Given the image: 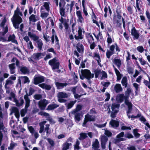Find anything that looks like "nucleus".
Listing matches in <instances>:
<instances>
[{"mask_svg":"<svg viewBox=\"0 0 150 150\" xmlns=\"http://www.w3.org/2000/svg\"><path fill=\"white\" fill-rule=\"evenodd\" d=\"M22 13L17 8L14 11V14L11 20L13 26L16 29H18L19 24L22 22L23 20L21 17L22 16Z\"/></svg>","mask_w":150,"mask_h":150,"instance_id":"f257e3e1","label":"nucleus"},{"mask_svg":"<svg viewBox=\"0 0 150 150\" xmlns=\"http://www.w3.org/2000/svg\"><path fill=\"white\" fill-rule=\"evenodd\" d=\"M28 36L35 42L34 43V45L38 48V50L39 51L42 50L43 43L42 40L39 39V37L31 31L28 32Z\"/></svg>","mask_w":150,"mask_h":150,"instance_id":"f03ea898","label":"nucleus"},{"mask_svg":"<svg viewBox=\"0 0 150 150\" xmlns=\"http://www.w3.org/2000/svg\"><path fill=\"white\" fill-rule=\"evenodd\" d=\"M81 72V74H80V78L82 80L86 78L87 79L88 82L91 83V81L90 79L93 77L94 74H92L90 71L88 69L82 70Z\"/></svg>","mask_w":150,"mask_h":150,"instance_id":"7ed1b4c3","label":"nucleus"},{"mask_svg":"<svg viewBox=\"0 0 150 150\" xmlns=\"http://www.w3.org/2000/svg\"><path fill=\"white\" fill-rule=\"evenodd\" d=\"M71 91L75 98L76 99L80 98L81 96L86 94V93H84V90L81 87H79L78 88L74 87Z\"/></svg>","mask_w":150,"mask_h":150,"instance_id":"20e7f679","label":"nucleus"},{"mask_svg":"<svg viewBox=\"0 0 150 150\" xmlns=\"http://www.w3.org/2000/svg\"><path fill=\"white\" fill-rule=\"evenodd\" d=\"M116 100L117 101L120 103L123 102L124 100H125V103L127 106L130 105H131L132 104V103L129 101L127 97H126L123 94H118L117 96Z\"/></svg>","mask_w":150,"mask_h":150,"instance_id":"39448f33","label":"nucleus"},{"mask_svg":"<svg viewBox=\"0 0 150 150\" xmlns=\"http://www.w3.org/2000/svg\"><path fill=\"white\" fill-rule=\"evenodd\" d=\"M11 96L8 97L9 100L14 101L16 103V105L19 107L21 106L24 103V100L22 98H21L19 100H17L15 98V95L13 92L10 93Z\"/></svg>","mask_w":150,"mask_h":150,"instance_id":"423d86ee","label":"nucleus"},{"mask_svg":"<svg viewBox=\"0 0 150 150\" xmlns=\"http://www.w3.org/2000/svg\"><path fill=\"white\" fill-rule=\"evenodd\" d=\"M48 63L52 67V70L58 69L59 68V62L56 58L49 60Z\"/></svg>","mask_w":150,"mask_h":150,"instance_id":"0eeeda50","label":"nucleus"},{"mask_svg":"<svg viewBox=\"0 0 150 150\" xmlns=\"http://www.w3.org/2000/svg\"><path fill=\"white\" fill-rule=\"evenodd\" d=\"M69 95V93H67L64 92L58 93L57 94L58 101L60 103H65L66 100L64 98H67Z\"/></svg>","mask_w":150,"mask_h":150,"instance_id":"6e6552de","label":"nucleus"},{"mask_svg":"<svg viewBox=\"0 0 150 150\" xmlns=\"http://www.w3.org/2000/svg\"><path fill=\"white\" fill-rule=\"evenodd\" d=\"M49 103L48 101L45 99L41 100L38 103L39 108L41 110H44Z\"/></svg>","mask_w":150,"mask_h":150,"instance_id":"1a4fd4ad","label":"nucleus"},{"mask_svg":"<svg viewBox=\"0 0 150 150\" xmlns=\"http://www.w3.org/2000/svg\"><path fill=\"white\" fill-rule=\"evenodd\" d=\"M95 120V117L91 115L88 114L86 115L85 116L84 122L83 124V126H85L88 122L93 121Z\"/></svg>","mask_w":150,"mask_h":150,"instance_id":"9d476101","label":"nucleus"},{"mask_svg":"<svg viewBox=\"0 0 150 150\" xmlns=\"http://www.w3.org/2000/svg\"><path fill=\"white\" fill-rule=\"evenodd\" d=\"M71 113L75 115V120L77 122H79L81 120V113L76 110H73L71 112Z\"/></svg>","mask_w":150,"mask_h":150,"instance_id":"9b49d317","label":"nucleus"},{"mask_svg":"<svg viewBox=\"0 0 150 150\" xmlns=\"http://www.w3.org/2000/svg\"><path fill=\"white\" fill-rule=\"evenodd\" d=\"M76 15L77 17V21L78 23L82 24L84 22V19L82 16L81 12L80 11H77Z\"/></svg>","mask_w":150,"mask_h":150,"instance_id":"f8f14e48","label":"nucleus"},{"mask_svg":"<svg viewBox=\"0 0 150 150\" xmlns=\"http://www.w3.org/2000/svg\"><path fill=\"white\" fill-rule=\"evenodd\" d=\"M49 4V2L43 3V5L40 7V11H45V10L47 12H49L50 10Z\"/></svg>","mask_w":150,"mask_h":150,"instance_id":"ddd939ff","label":"nucleus"},{"mask_svg":"<svg viewBox=\"0 0 150 150\" xmlns=\"http://www.w3.org/2000/svg\"><path fill=\"white\" fill-rule=\"evenodd\" d=\"M93 58H95L97 61V63L99 66L101 67L102 65L101 64L100 62H101L100 57L98 52H95L93 53Z\"/></svg>","mask_w":150,"mask_h":150,"instance_id":"4468645a","label":"nucleus"},{"mask_svg":"<svg viewBox=\"0 0 150 150\" xmlns=\"http://www.w3.org/2000/svg\"><path fill=\"white\" fill-rule=\"evenodd\" d=\"M59 5L60 8V14L62 16H64L65 15L64 10L66 9V8H64L65 2L63 1L60 2Z\"/></svg>","mask_w":150,"mask_h":150,"instance_id":"2eb2a0df","label":"nucleus"},{"mask_svg":"<svg viewBox=\"0 0 150 150\" xmlns=\"http://www.w3.org/2000/svg\"><path fill=\"white\" fill-rule=\"evenodd\" d=\"M44 80V78L42 76H37L34 79V83L37 84L38 83L43 82Z\"/></svg>","mask_w":150,"mask_h":150,"instance_id":"dca6fc26","label":"nucleus"},{"mask_svg":"<svg viewBox=\"0 0 150 150\" xmlns=\"http://www.w3.org/2000/svg\"><path fill=\"white\" fill-rule=\"evenodd\" d=\"M100 139L102 148L104 149L105 147L106 143L108 140V138L105 135H102L100 137Z\"/></svg>","mask_w":150,"mask_h":150,"instance_id":"f3484780","label":"nucleus"},{"mask_svg":"<svg viewBox=\"0 0 150 150\" xmlns=\"http://www.w3.org/2000/svg\"><path fill=\"white\" fill-rule=\"evenodd\" d=\"M113 67L117 76L116 81H119L121 79L122 75L120 74L119 71L114 65H113Z\"/></svg>","mask_w":150,"mask_h":150,"instance_id":"a211bd4d","label":"nucleus"},{"mask_svg":"<svg viewBox=\"0 0 150 150\" xmlns=\"http://www.w3.org/2000/svg\"><path fill=\"white\" fill-rule=\"evenodd\" d=\"M76 47L78 52L80 53H82L84 50L83 45L81 43L79 42L76 44Z\"/></svg>","mask_w":150,"mask_h":150,"instance_id":"6ab92c4d","label":"nucleus"},{"mask_svg":"<svg viewBox=\"0 0 150 150\" xmlns=\"http://www.w3.org/2000/svg\"><path fill=\"white\" fill-rule=\"evenodd\" d=\"M114 91L116 93H119L123 91V88L120 84L116 83L114 86Z\"/></svg>","mask_w":150,"mask_h":150,"instance_id":"aec40b11","label":"nucleus"},{"mask_svg":"<svg viewBox=\"0 0 150 150\" xmlns=\"http://www.w3.org/2000/svg\"><path fill=\"white\" fill-rule=\"evenodd\" d=\"M30 23H34L39 20V17L37 16L32 14L29 18Z\"/></svg>","mask_w":150,"mask_h":150,"instance_id":"412c9836","label":"nucleus"},{"mask_svg":"<svg viewBox=\"0 0 150 150\" xmlns=\"http://www.w3.org/2000/svg\"><path fill=\"white\" fill-rule=\"evenodd\" d=\"M131 33L132 35L134 36L135 39H138L139 35L134 27H133L132 28Z\"/></svg>","mask_w":150,"mask_h":150,"instance_id":"4be33fe9","label":"nucleus"},{"mask_svg":"<svg viewBox=\"0 0 150 150\" xmlns=\"http://www.w3.org/2000/svg\"><path fill=\"white\" fill-rule=\"evenodd\" d=\"M24 98L25 102V108L26 109H27L30 106V100L28 97L27 93L24 96Z\"/></svg>","mask_w":150,"mask_h":150,"instance_id":"5701e85b","label":"nucleus"},{"mask_svg":"<svg viewBox=\"0 0 150 150\" xmlns=\"http://www.w3.org/2000/svg\"><path fill=\"white\" fill-rule=\"evenodd\" d=\"M113 62L118 68L120 69L122 65L121 61L120 59L115 58L113 60Z\"/></svg>","mask_w":150,"mask_h":150,"instance_id":"b1692460","label":"nucleus"},{"mask_svg":"<svg viewBox=\"0 0 150 150\" xmlns=\"http://www.w3.org/2000/svg\"><path fill=\"white\" fill-rule=\"evenodd\" d=\"M8 68L10 71V73L11 74H14L15 72V65L14 63H12L9 64L8 66Z\"/></svg>","mask_w":150,"mask_h":150,"instance_id":"393cba45","label":"nucleus"},{"mask_svg":"<svg viewBox=\"0 0 150 150\" xmlns=\"http://www.w3.org/2000/svg\"><path fill=\"white\" fill-rule=\"evenodd\" d=\"M120 106V105L118 104L114 103L112 104L111 109L113 112H117L118 111V109Z\"/></svg>","mask_w":150,"mask_h":150,"instance_id":"a878e982","label":"nucleus"},{"mask_svg":"<svg viewBox=\"0 0 150 150\" xmlns=\"http://www.w3.org/2000/svg\"><path fill=\"white\" fill-rule=\"evenodd\" d=\"M121 83L123 86H124L125 88H126L127 86L128 79L127 77L126 76H124L121 81Z\"/></svg>","mask_w":150,"mask_h":150,"instance_id":"bb28decb","label":"nucleus"},{"mask_svg":"<svg viewBox=\"0 0 150 150\" xmlns=\"http://www.w3.org/2000/svg\"><path fill=\"white\" fill-rule=\"evenodd\" d=\"M39 86L43 89L47 90H50L52 88L51 85L44 83L39 84Z\"/></svg>","mask_w":150,"mask_h":150,"instance_id":"cd10ccee","label":"nucleus"},{"mask_svg":"<svg viewBox=\"0 0 150 150\" xmlns=\"http://www.w3.org/2000/svg\"><path fill=\"white\" fill-rule=\"evenodd\" d=\"M15 36L14 34L10 35L8 38L7 41H11L12 42L18 44L17 40L15 39Z\"/></svg>","mask_w":150,"mask_h":150,"instance_id":"c85d7f7f","label":"nucleus"},{"mask_svg":"<svg viewBox=\"0 0 150 150\" xmlns=\"http://www.w3.org/2000/svg\"><path fill=\"white\" fill-rule=\"evenodd\" d=\"M119 123L118 122L114 120H112L110 122V124L111 127L115 128L118 127Z\"/></svg>","mask_w":150,"mask_h":150,"instance_id":"c756f323","label":"nucleus"},{"mask_svg":"<svg viewBox=\"0 0 150 150\" xmlns=\"http://www.w3.org/2000/svg\"><path fill=\"white\" fill-rule=\"evenodd\" d=\"M18 79L20 80V81L22 83H26L29 82L28 78L26 76L20 77Z\"/></svg>","mask_w":150,"mask_h":150,"instance_id":"7c9ffc66","label":"nucleus"},{"mask_svg":"<svg viewBox=\"0 0 150 150\" xmlns=\"http://www.w3.org/2000/svg\"><path fill=\"white\" fill-rule=\"evenodd\" d=\"M42 53H35L32 56V58L35 60H38L41 58Z\"/></svg>","mask_w":150,"mask_h":150,"instance_id":"2f4dec72","label":"nucleus"},{"mask_svg":"<svg viewBox=\"0 0 150 150\" xmlns=\"http://www.w3.org/2000/svg\"><path fill=\"white\" fill-rule=\"evenodd\" d=\"M45 11H40V17L43 19H46L49 15V12H45Z\"/></svg>","mask_w":150,"mask_h":150,"instance_id":"473e14b6","label":"nucleus"},{"mask_svg":"<svg viewBox=\"0 0 150 150\" xmlns=\"http://www.w3.org/2000/svg\"><path fill=\"white\" fill-rule=\"evenodd\" d=\"M71 145V143L65 142L64 143L62 146V150H67L69 149V146Z\"/></svg>","mask_w":150,"mask_h":150,"instance_id":"72a5a7b5","label":"nucleus"},{"mask_svg":"<svg viewBox=\"0 0 150 150\" xmlns=\"http://www.w3.org/2000/svg\"><path fill=\"white\" fill-rule=\"evenodd\" d=\"M67 85L66 83H62L57 82L56 85L58 89H60L63 88L64 87L66 86Z\"/></svg>","mask_w":150,"mask_h":150,"instance_id":"f704fd0d","label":"nucleus"},{"mask_svg":"<svg viewBox=\"0 0 150 150\" xmlns=\"http://www.w3.org/2000/svg\"><path fill=\"white\" fill-rule=\"evenodd\" d=\"M124 135L123 132H122L117 136V140L119 141H121L123 140L124 139L122 138Z\"/></svg>","mask_w":150,"mask_h":150,"instance_id":"c9c22d12","label":"nucleus"},{"mask_svg":"<svg viewBox=\"0 0 150 150\" xmlns=\"http://www.w3.org/2000/svg\"><path fill=\"white\" fill-rule=\"evenodd\" d=\"M59 106V105L56 104H51L49 105L47 107V110H52L57 108Z\"/></svg>","mask_w":150,"mask_h":150,"instance_id":"e433bc0d","label":"nucleus"},{"mask_svg":"<svg viewBox=\"0 0 150 150\" xmlns=\"http://www.w3.org/2000/svg\"><path fill=\"white\" fill-rule=\"evenodd\" d=\"M46 122H47L46 121H45L40 123L39 125L40 126V128L39 131V133H41L43 132L44 129V125Z\"/></svg>","mask_w":150,"mask_h":150,"instance_id":"4c0bfd02","label":"nucleus"},{"mask_svg":"<svg viewBox=\"0 0 150 150\" xmlns=\"http://www.w3.org/2000/svg\"><path fill=\"white\" fill-rule=\"evenodd\" d=\"M14 82L13 81H11L10 80L7 79L6 81V83L4 85V87H10V86L13 84Z\"/></svg>","mask_w":150,"mask_h":150,"instance_id":"58836bf2","label":"nucleus"},{"mask_svg":"<svg viewBox=\"0 0 150 150\" xmlns=\"http://www.w3.org/2000/svg\"><path fill=\"white\" fill-rule=\"evenodd\" d=\"M86 37L89 43H90L92 41H93L94 40L93 37L90 33H87L86 35Z\"/></svg>","mask_w":150,"mask_h":150,"instance_id":"ea45409f","label":"nucleus"},{"mask_svg":"<svg viewBox=\"0 0 150 150\" xmlns=\"http://www.w3.org/2000/svg\"><path fill=\"white\" fill-rule=\"evenodd\" d=\"M132 85L135 88V93H137L139 90L140 85L136 82H134L133 83Z\"/></svg>","mask_w":150,"mask_h":150,"instance_id":"a19ab883","label":"nucleus"},{"mask_svg":"<svg viewBox=\"0 0 150 150\" xmlns=\"http://www.w3.org/2000/svg\"><path fill=\"white\" fill-rule=\"evenodd\" d=\"M83 35L82 34L78 33V34L74 35V38L76 40H81L83 38Z\"/></svg>","mask_w":150,"mask_h":150,"instance_id":"79ce46f5","label":"nucleus"},{"mask_svg":"<svg viewBox=\"0 0 150 150\" xmlns=\"http://www.w3.org/2000/svg\"><path fill=\"white\" fill-rule=\"evenodd\" d=\"M42 21H38L36 23L37 29L39 31H42L41 26Z\"/></svg>","mask_w":150,"mask_h":150,"instance_id":"37998d69","label":"nucleus"},{"mask_svg":"<svg viewBox=\"0 0 150 150\" xmlns=\"http://www.w3.org/2000/svg\"><path fill=\"white\" fill-rule=\"evenodd\" d=\"M138 60L142 65L144 66L146 64H148L147 62L142 57L139 58Z\"/></svg>","mask_w":150,"mask_h":150,"instance_id":"c03bdc74","label":"nucleus"},{"mask_svg":"<svg viewBox=\"0 0 150 150\" xmlns=\"http://www.w3.org/2000/svg\"><path fill=\"white\" fill-rule=\"evenodd\" d=\"M137 50L138 51L141 53H142L144 51H147L146 49H144L143 46L141 45L137 47Z\"/></svg>","mask_w":150,"mask_h":150,"instance_id":"a18cd8bd","label":"nucleus"},{"mask_svg":"<svg viewBox=\"0 0 150 150\" xmlns=\"http://www.w3.org/2000/svg\"><path fill=\"white\" fill-rule=\"evenodd\" d=\"M128 108V110L127 111V115L129 118H131V116L129 115L132 110V105H128L127 106Z\"/></svg>","mask_w":150,"mask_h":150,"instance_id":"49530a36","label":"nucleus"},{"mask_svg":"<svg viewBox=\"0 0 150 150\" xmlns=\"http://www.w3.org/2000/svg\"><path fill=\"white\" fill-rule=\"evenodd\" d=\"M99 142L97 139H96L93 144V146L94 149H97L99 148Z\"/></svg>","mask_w":150,"mask_h":150,"instance_id":"de8ad7c7","label":"nucleus"},{"mask_svg":"<svg viewBox=\"0 0 150 150\" xmlns=\"http://www.w3.org/2000/svg\"><path fill=\"white\" fill-rule=\"evenodd\" d=\"M102 72V71L100 70L96 69L95 70L94 72L95 78H98L99 75L101 74Z\"/></svg>","mask_w":150,"mask_h":150,"instance_id":"09e8293b","label":"nucleus"},{"mask_svg":"<svg viewBox=\"0 0 150 150\" xmlns=\"http://www.w3.org/2000/svg\"><path fill=\"white\" fill-rule=\"evenodd\" d=\"M47 140L50 145L51 147H53L54 146L55 144L54 140L50 138L47 139Z\"/></svg>","mask_w":150,"mask_h":150,"instance_id":"8fccbe9b","label":"nucleus"},{"mask_svg":"<svg viewBox=\"0 0 150 150\" xmlns=\"http://www.w3.org/2000/svg\"><path fill=\"white\" fill-rule=\"evenodd\" d=\"M149 81L144 79L143 83H144L145 85L149 89H150V78H149Z\"/></svg>","mask_w":150,"mask_h":150,"instance_id":"3c124183","label":"nucleus"},{"mask_svg":"<svg viewBox=\"0 0 150 150\" xmlns=\"http://www.w3.org/2000/svg\"><path fill=\"white\" fill-rule=\"evenodd\" d=\"M76 100H75V101H70V102L68 104V108L70 109L74 105V104L76 103Z\"/></svg>","mask_w":150,"mask_h":150,"instance_id":"603ef678","label":"nucleus"},{"mask_svg":"<svg viewBox=\"0 0 150 150\" xmlns=\"http://www.w3.org/2000/svg\"><path fill=\"white\" fill-rule=\"evenodd\" d=\"M87 137V134L86 133H81L80 134V137L79 138V139L80 140H83Z\"/></svg>","mask_w":150,"mask_h":150,"instance_id":"864d4df0","label":"nucleus"},{"mask_svg":"<svg viewBox=\"0 0 150 150\" xmlns=\"http://www.w3.org/2000/svg\"><path fill=\"white\" fill-rule=\"evenodd\" d=\"M115 54V53L107 50L106 52V56L107 58L110 59L111 56Z\"/></svg>","mask_w":150,"mask_h":150,"instance_id":"5fc2aeb1","label":"nucleus"},{"mask_svg":"<svg viewBox=\"0 0 150 150\" xmlns=\"http://www.w3.org/2000/svg\"><path fill=\"white\" fill-rule=\"evenodd\" d=\"M2 114L1 112H0V129H1L3 126V124L2 121Z\"/></svg>","mask_w":150,"mask_h":150,"instance_id":"6e6d98bb","label":"nucleus"},{"mask_svg":"<svg viewBox=\"0 0 150 150\" xmlns=\"http://www.w3.org/2000/svg\"><path fill=\"white\" fill-rule=\"evenodd\" d=\"M102 76L101 77V79H104L106 78L107 77V74L105 72L103 71H102V72L101 74Z\"/></svg>","mask_w":150,"mask_h":150,"instance_id":"4d7b16f0","label":"nucleus"},{"mask_svg":"<svg viewBox=\"0 0 150 150\" xmlns=\"http://www.w3.org/2000/svg\"><path fill=\"white\" fill-rule=\"evenodd\" d=\"M131 92V90L130 88H128L127 89L126 91L125 92V96L126 97H127V98L128 99L129 96Z\"/></svg>","mask_w":150,"mask_h":150,"instance_id":"13d9d810","label":"nucleus"},{"mask_svg":"<svg viewBox=\"0 0 150 150\" xmlns=\"http://www.w3.org/2000/svg\"><path fill=\"white\" fill-rule=\"evenodd\" d=\"M17 145V144L16 143H14L12 142L10 144V146L8 147V149H12L15 146H16Z\"/></svg>","mask_w":150,"mask_h":150,"instance_id":"bf43d9fd","label":"nucleus"},{"mask_svg":"<svg viewBox=\"0 0 150 150\" xmlns=\"http://www.w3.org/2000/svg\"><path fill=\"white\" fill-rule=\"evenodd\" d=\"M102 85L104 87L107 88L110 84V82H102L101 83Z\"/></svg>","mask_w":150,"mask_h":150,"instance_id":"052dcab7","label":"nucleus"},{"mask_svg":"<svg viewBox=\"0 0 150 150\" xmlns=\"http://www.w3.org/2000/svg\"><path fill=\"white\" fill-rule=\"evenodd\" d=\"M133 133L134 136L137 138L139 137L140 134L138 133V129H134L133 130Z\"/></svg>","mask_w":150,"mask_h":150,"instance_id":"680f3d73","label":"nucleus"},{"mask_svg":"<svg viewBox=\"0 0 150 150\" xmlns=\"http://www.w3.org/2000/svg\"><path fill=\"white\" fill-rule=\"evenodd\" d=\"M20 70L23 74H26L28 72L27 68L25 67H21L20 69Z\"/></svg>","mask_w":150,"mask_h":150,"instance_id":"e2e57ef3","label":"nucleus"},{"mask_svg":"<svg viewBox=\"0 0 150 150\" xmlns=\"http://www.w3.org/2000/svg\"><path fill=\"white\" fill-rule=\"evenodd\" d=\"M108 37L107 38V42L108 45L110 44L112 42V39L111 38V36L108 33Z\"/></svg>","mask_w":150,"mask_h":150,"instance_id":"0e129e2a","label":"nucleus"},{"mask_svg":"<svg viewBox=\"0 0 150 150\" xmlns=\"http://www.w3.org/2000/svg\"><path fill=\"white\" fill-rule=\"evenodd\" d=\"M27 46L28 48L29 49H33L34 48L32 43L31 41H29V42L27 43Z\"/></svg>","mask_w":150,"mask_h":150,"instance_id":"69168bd1","label":"nucleus"},{"mask_svg":"<svg viewBox=\"0 0 150 150\" xmlns=\"http://www.w3.org/2000/svg\"><path fill=\"white\" fill-rule=\"evenodd\" d=\"M27 109H26L25 108L24 109H22L21 111V116L22 117H23L25 116L27 112Z\"/></svg>","mask_w":150,"mask_h":150,"instance_id":"338daca9","label":"nucleus"},{"mask_svg":"<svg viewBox=\"0 0 150 150\" xmlns=\"http://www.w3.org/2000/svg\"><path fill=\"white\" fill-rule=\"evenodd\" d=\"M19 111L17 108L15 107H13L11 109V115L12 113H14L15 114Z\"/></svg>","mask_w":150,"mask_h":150,"instance_id":"774afa93","label":"nucleus"}]
</instances>
